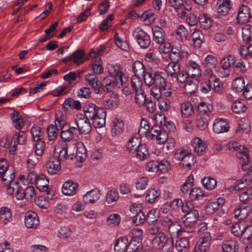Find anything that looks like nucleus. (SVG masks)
Segmentation results:
<instances>
[{
	"instance_id": "42",
	"label": "nucleus",
	"mask_w": 252,
	"mask_h": 252,
	"mask_svg": "<svg viewBox=\"0 0 252 252\" xmlns=\"http://www.w3.org/2000/svg\"><path fill=\"white\" fill-rule=\"evenodd\" d=\"M232 88L237 92H242L245 87V83L243 78L237 77L232 82Z\"/></svg>"
},
{
	"instance_id": "8",
	"label": "nucleus",
	"mask_w": 252,
	"mask_h": 252,
	"mask_svg": "<svg viewBox=\"0 0 252 252\" xmlns=\"http://www.w3.org/2000/svg\"><path fill=\"white\" fill-rule=\"evenodd\" d=\"M186 71L190 78L197 80L201 76V69L199 65L195 62L189 61L186 67Z\"/></svg>"
},
{
	"instance_id": "62",
	"label": "nucleus",
	"mask_w": 252,
	"mask_h": 252,
	"mask_svg": "<svg viewBox=\"0 0 252 252\" xmlns=\"http://www.w3.org/2000/svg\"><path fill=\"white\" fill-rule=\"evenodd\" d=\"M242 225L241 222L236 223L233 224L231 227V231L235 236L241 237L242 232Z\"/></svg>"
},
{
	"instance_id": "13",
	"label": "nucleus",
	"mask_w": 252,
	"mask_h": 252,
	"mask_svg": "<svg viewBox=\"0 0 252 252\" xmlns=\"http://www.w3.org/2000/svg\"><path fill=\"white\" fill-rule=\"evenodd\" d=\"M107 68L108 71L110 75L109 76L117 78V79L120 82V85H123L124 82L123 78V73L121 70L120 65L118 64H109Z\"/></svg>"
},
{
	"instance_id": "44",
	"label": "nucleus",
	"mask_w": 252,
	"mask_h": 252,
	"mask_svg": "<svg viewBox=\"0 0 252 252\" xmlns=\"http://www.w3.org/2000/svg\"><path fill=\"white\" fill-rule=\"evenodd\" d=\"M201 183L205 189L210 190L214 189L217 185L216 180L210 177H204L202 179Z\"/></svg>"
},
{
	"instance_id": "5",
	"label": "nucleus",
	"mask_w": 252,
	"mask_h": 252,
	"mask_svg": "<svg viewBox=\"0 0 252 252\" xmlns=\"http://www.w3.org/2000/svg\"><path fill=\"white\" fill-rule=\"evenodd\" d=\"M99 86L100 94H101L102 92H111L116 87H120L121 85L117 78L107 76L103 79L101 82H99Z\"/></svg>"
},
{
	"instance_id": "35",
	"label": "nucleus",
	"mask_w": 252,
	"mask_h": 252,
	"mask_svg": "<svg viewBox=\"0 0 252 252\" xmlns=\"http://www.w3.org/2000/svg\"><path fill=\"white\" fill-rule=\"evenodd\" d=\"M63 107L64 110H67L68 108L80 110L81 108V104L78 100H74L72 98H68L64 101Z\"/></svg>"
},
{
	"instance_id": "21",
	"label": "nucleus",
	"mask_w": 252,
	"mask_h": 252,
	"mask_svg": "<svg viewBox=\"0 0 252 252\" xmlns=\"http://www.w3.org/2000/svg\"><path fill=\"white\" fill-rule=\"evenodd\" d=\"M128 239L124 236L118 239L115 242L114 250L115 252H126L127 250Z\"/></svg>"
},
{
	"instance_id": "36",
	"label": "nucleus",
	"mask_w": 252,
	"mask_h": 252,
	"mask_svg": "<svg viewBox=\"0 0 252 252\" xmlns=\"http://www.w3.org/2000/svg\"><path fill=\"white\" fill-rule=\"evenodd\" d=\"M141 241L142 238L140 237L137 239L132 238L129 242H128L126 252H137L141 246Z\"/></svg>"
},
{
	"instance_id": "53",
	"label": "nucleus",
	"mask_w": 252,
	"mask_h": 252,
	"mask_svg": "<svg viewBox=\"0 0 252 252\" xmlns=\"http://www.w3.org/2000/svg\"><path fill=\"white\" fill-rule=\"evenodd\" d=\"M174 78H176L178 81L180 83L184 84L188 81V79L190 78V77L188 75L186 69H185V70H180Z\"/></svg>"
},
{
	"instance_id": "20",
	"label": "nucleus",
	"mask_w": 252,
	"mask_h": 252,
	"mask_svg": "<svg viewBox=\"0 0 252 252\" xmlns=\"http://www.w3.org/2000/svg\"><path fill=\"white\" fill-rule=\"evenodd\" d=\"M7 170L6 168H0V178L1 179V183L4 186H6V189L9 187L11 183L15 182V181L14 180V173L12 172L7 175Z\"/></svg>"
},
{
	"instance_id": "64",
	"label": "nucleus",
	"mask_w": 252,
	"mask_h": 252,
	"mask_svg": "<svg viewBox=\"0 0 252 252\" xmlns=\"http://www.w3.org/2000/svg\"><path fill=\"white\" fill-rule=\"evenodd\" d=\"M166 239L165 234L163 233L159 232L154 238L152 243L154 245L160 247V245L164 243Z\"/></svg>"
},
{
	"instance_id": "61",
	"label": "nucleus",
	"mask_w": 252,
	"mask_h": 252,
	"mask_svg": "<svg viewBox=\"0 0 252 252\" xmlns=\"http://www.w3.org/2000/svg\"><path fill=\"white\" fill-rule=\"evenodd\" d=\"M242 234L241 237L244 239L249 240L252 236V225L245 226L242 225Z\"/></svg>"
},
{
	"instance_id": "16",
	"label": "nucleus",
	"mask_w": 252,
	"mask_h": 252,
	"mask_svg": "<svg viewBox=\"0 0 252 252\" xmlns=\"http://www.w3.org/2000/svg\"><path fill=\"white\" fill-rule=\"evenodd\" d=\"M251 18L250 8L245 5H242L239 10L237 19L239 23H245L249 22Z\"/></svg>"
},
{
	"instance_id": "15",
	"label": "nucleus",
	"mask_w": 252,
	"mask_h": 252,
	"mask_svg": "<svg viewBox=\"0 0 252 252\" xmlns=\"http://www.w3.org/2000/svg\"><path fill=\"white\" fill-rule=\"evenodd\" d=\"M231 8L230 0H218L217 10L220 16L226 15Z\"/></svg>"
},
{
	"instance_id": "27",
	"label": "nucleus",
	"mask_w": 252,
	"mask_h": 252,
	"mask_svg": "<svg viewBox=\"0 0 252 252\" xmlns=\"http://www.w3.org/2000/svg\"><path fill=\"white\" fill-rule=\"evenodd\" d=\"M113 124L111 132L113 136H118L123 132L124 130V123L122 120L115 118L113 121Z\"/></svg>"
},
{
	"instance_id": "57",
	"label": "nucleus",
	"mask_w": 252,
	"mask_h": 252,
	"mask_svg": "<svg viewBox=\"0 0 252 252\" xmlns=\"http://www.w3.org/2000/svg\"><path fill=\"white\" fill-rule=\"evenodd\" d=\"M35 141L36 142L34 146L35 154L37 156H41L42 155L45 150V143L41 140Z\"/></svg>"
},
{
	"instance_id": "60",
	"label": "nucleus",
	"mask_w": 252,
	"mask_h": 252,
	"mask_svg": "<svg viewBox=\"0 0 252 252\" xmlns=\"http://www.w3.org/2000/svg\"><path fill=\"white\" fill-rule=\"evenodd\" d=\"M170 235L179 236L182 231L181 225L178 223H174L168 228Z\"/></svg>"
},
{
	"instance_id": "50",
	"label": "nucleus",
	"mask_w": 252,
	"mask_h": 252,
	"mask_svg": "<svg viewBox=\"0 0 252 252\" xmlns=\"http://www.w3.org/2000/svg\"><path fill=\"white\" fill-rule=\"evenodd\" d=\"M213 110V106L209 103L201 102L198 106V111L200 114H208Z\"/></svg>"
},
{
	"instance_id": "55",
	"label": "nucleus",
	"mask_w": 252,
	"mask_h": 252,
	"mask_svg": "<svg viewBox=\"0 0 252 252\" xmlns=\"http://www.w3.org/2000/svg\"><path fill=\"white\" fill-rule=\"evenodd\" d=\"M184 217L185 220L189 221L191 222L196 223L199 218L198 212L196 209L192 210V211L188 214H186Z\"/></svg>"
},
{
	"instance_id": "46",
	"label": "nucleus",
	"mask_w": 252,
	"mask_h": 252,
	"mask_svg": "<svg viewBox=\"0 0 252 252\" xmlns=\"http://www.w3.org/2000/svg\"><path fill=\"white\" fill-rule=\"evenodd\" d=\"M58 149L59 152H57L58 156H55V157H57V159H58L60 162L68 158H70L71 160L73 159V157H70V156L67 155V149L66 147L59 148Z\"/></svg>"
},
{
	"instance_id": "26",
	"label": "nucleus",
	"mask_w": 252,
	"mask_h": 252,
	"mask_svg": "<svg viewBox=\"0 0 252 252\" xmlns=\"http://www.w3.org/2000/svg\"><path fill=\"white\" fill-rule=\"evenodd\" d=\"M132 69L135 76L141 75L144 80V76L148 71H146L145 67L142 62L139 61H135L132 64Z\"/></svg>"
},
{
	"instance_id": "6",
	"label": "nucleus",
	"mask_w": 252,
	"mask_h": 252,
	"mask_svg": "<svg viewBox=\"0 0 252 252\" xmlns=\"http://www.w3.org/2000/svg\"><path fill=\"white\" fill-rule=\"evenodd\" d=\"M133 36L142 48H147L150 45V36L142 29L136 28L133 32Z\"/></svg>"
},
{
	"instance_id": "58",
	"label": "nucleus",
	"mask_w": 252,
	"mask_h": 252,
	"mask_svg": "<svg viewBox=\"0 0 252 252\" xmlns=\"http://www.w3.org/2000/svg\"><path fill=\"white\" fill-rule=\"evenodd\" d=\"M204 196V193L200 189L194 188L192 189L189 193V197L191 200H198L200 197Z\"/></svg>"
},
{
	"instance_id": "33",
	"label": "nucleus",
	"mask_w": 252,
	"mask_h": 252,
	"mask_svg": "<svg viewBox=\"0 0 252 252\" xmlns=\"http://www.w3.org/2000/svg\"><path fill=\"white\" fill-rule=\"evenodd\" d=\"M12 219V214L10 209L6 207H2L0 209V222L6 224Z\"/></svg>"
},
{
	"instance_id": "1",
	"label": "nucleus",
	"mask_w": 252,
	"mask_h": 252,
	"mask_svg": "<svg viewBox=\"0 0 252 252\" xmlns=\"http://www.w3.org/2000/svg\"><path fill=\"white\" fill-rule=\"evenodd\" d=\"M83 116L93 122L95 127H102L105 125L106 112L103 107H99L95 104L90 103L84 107Z\"/></svg>"
},
{
	"instance_id": "23",
	"label": "nucleus",
	"mask_w": 252,
	"mask_h": 252,
	"mask_svg": "<svg viewBox=\"0 0 252 252\" xmlns=\"http://www.w3.org/2000/svg\"><path fill=\"white\" fill-rule=\"evenodd\" d=\"M85 55V53L81 50H77L71 55L66 57L62 60V62L64 63H66L71 60H73L74 63L79 64L83 63V62H79V61L83 59Z\"/></svg>"
},
{
	"instance_id": "24",
	"label": "nucleus",
	"mask_w": 252,
	"mask_h": 252,
	"mask_svg": "<svg viewBox=\"0 0 252 252\" xmlns=\"http://www.w3.org/2000/svg\"><path fill=\"white\" fill-rule=\"evenodd\" d=\"M10 117L14 127L17 130L21 129L24 124L23 116L18 111H14L11 114Z\"/></svg>"
},
{
	"instance_id": "38",
	"label": "nucleus",
	"mask_w": 252,
	"mask_h": 252,
	"mask_svg": "<svg viewBox=\"0 0 252 252\" xmlns=\"http://www.w3.org/2000/svg\"><path fill=\"white\" fill-rule=\"evenodd\" d=\"M239 245L236 241H228L221 247L223 252H236L238 250Z\"/></svg>"
},
{
	"instance_id": "19",
	"label": "nucleus",
	"mask_w": 252,
	"mask_h": 252,
	"mask_svg": "<svg viewBox=\"0 0 252 252\" xmlns=\"http://www.w3.org/2000/svg\"><path fill=\"white\" fill-rule=\"evenodd\" d=\"M229 125L226 120H216L213 125V130L215 133H220L227 132L229 130Z\"/></svg>"
},
{
	"instance_id": "59",
	"label": "nucleus",
	"mask_w": 252,
	"mask_h": 252,
	"mask_svg": "<svg viewBox=\"0 0 252 252\" xmlns=\"http://www.w3.org/2000/svg\"><path fill=\"white\" fill-rule=\"evenodd\" d=\"M184 88L188 93L191 94L196 92L198 88V86L196 83L189 80L185 83Z\"/></svg>"
},
{
	"instance_id": "9",
	"label": "nucleus",
	"mask_w": 252,
	"mask_h": 252,
	"mask_svg": "<svg viewBox=\"0 0 252 252\" xmlns=\"http://www.w3.org/2000/svg\"><path fill=\"white\" fill-rule=\"evenodd\" d=\"M211 241L210 233L208 232H205L199 239L196 249L197 248L200 252H207L210 249Z\"/></svg>"
},
{
	"instance_id": "49",
	"label": "nucleus",
	"mask_w": 252,
	"mask_h": 252,
	"mask_svg": "<svg viewBox=\"0 0 252 252\" xmlns=\"http://www.w3.org/2000/svg\"><path fill=\"white\" fill-rule=\"evenodd\" d=\"M235 63V57L233 56L229 55L226 58H223L220 62L221 66L224 69L229 70V67L233 65Z\"/></svg>"
},
{
	"instance_id": "28",
	"label": "nucleus",
	"mask_w": 252,
	"mask_h": 252,
	"mask_svg": "<svg viewBox=\"0 0 252 252\" xmlns=\"http://www.w3.org/2000/svg\"><path fill=\"white\" fill-rule=\"evenodd\" d=\"M49 180L44 175H40L36 177L35 184L40 191H47L48 189Z\"/></svg>"
},
{
	"instance_id": "22",
	"label": "nucleus",
	"mask_w": 252,
	"mask_h": 252,
	"mask_svg": "<svg viewBox=\"0 0 252 252\" xmlns=\"http://www.w3.org/2000/svg\"><path fill=\"white\" fill-rule=\"evenodd\" d=\"M190 242L189 238L182 237L176 241L175 245L179 252H187L189 250Z\"/></svg>"
},
{
	"instance_id": "18",
	"label": "nucleus",
	"mask_w": 252,
	"mask_h": 252,
	"mask_svg": "<svg viewBox=\"0 0 252 252\" xmlns=\"http://www.w3.org/2000/svg\"><path fill=\"white\" fill-rule=\"evenodd\" d=\"M100 195L101 193L99 190L93 189L84 195L83 199L86 203H94L99 199Z\"/></svg>"
},
{
	"instance_id": "25",
	"label": "nucleus",
	"mask_w": 252,
	"mask_h": 252,
	"mask_svg": "<svg viewBox=\"0 0 252 252\" xmlns=\"http://www.w3.org/2000/svg\"><path fill=\"white\" fill-rule=\"evenodd\" d=\"M85 80L91 86L96 94H100L99 82L97 77L94 74H89L85 76Z\"/></svg>"
},
{
	"instance_id": "52",
	"label": "nucleus",
	"mask_w": 252,
	"mask_h": 252,
	"mask_svg": "<svg viewBox=\"0 0 252 252\" xmlns=\"http://www.w3.org/2000/svg\"><path fill=\"white\" fill-rule=\"evenodd\" d=\"M135 99L136 103L139 106L144 105L147 100L146 98V95H145L144 91L142 90L135 92Z\"/></svg>"
},
{
	"instance_id": "12",
	"label": "nucleus",
	"mask_w": 252,
	"mask_h": 252,
	"mask_svg": "<svg viewBox=\"0 0 252 252\" xmlns=\"http://www.w3.org/2000/svg\"><path fill=\"white\" fill-rule=\"evenodd\" d=\"M38 217L34 212H28L26 214L25 217V223L28 228H35L39 224Z\"/></svg>"
},
{
	"instance_id": "4",
	"label": "nucleus",
	"mask_w": 252,
	"mask_h": 252,
	"mask_svg": "<svg viewBox=\"0 0 252 252\" xmlns=\"http://www.w3.org/2000/svg\"><path fill=\"white\" fill-rule=\"evenodd\" d=\"M243 40L246 44L248 45L245 48V46L241 45L240 48V52L242 56L244 55L246 58L252 57V27L247 25L242 29Z\"/></svg>"
},
{
	"instance_id": "30",
	"label": "nucleus",
	"mask_w": 252,
	"mask_h": 252,
	"mask_svg": "<svg viewBox=\"0 0 252 252\" xmlns=\"http://www.w3.org/2000/svg\"><path fill=\"white\" fill-rule=\"evenodd\" d=\"M140 140L136 135L133 136L130 139H129L128 142L126 145V150L131 153L134 154L135 151L140 146Z\"/></svg>"
},
{
	"instance_id": "63",
	"label": "nucleus",
	"mask_w": 252,
	"mask_h": 252,
	"mask_svg": "<svg viewBox=\"0 0 252 252\" xmlns=\"http://www.w3.org/2000/svg\"><path fill=\"white\" fill-rule=\"evenodd\" d=\"M159 193L158 191L152 189L149 191L148 194L146 196V199L149 203H152L158 197Z\"/></svg>"
},
{
	"instance_id": "47",
	"label": "nucleus",
	"mask_w": 252,
	"mask_h": 252,
	"mask_svg": "<svg viewBox=\"0 0 252 252\" xmlns=\"http://www.w3.org/2000/svg\"><path fill=\"white\" fill-rule=\"evenodd\" d=\"M195 223L191 222L187 220H184L181 225L182 231L187 233L193 232L195 230Z\"/></svg>"
},
{
	"instance_id": "10",
	"label": "nucleus",
	"mask_w": 252,
	"mask_h": 252,
	"mask_svg": "<svg viewBox=\"0 0 252 252\" xmlns=\"http://www.w3.org/2000/svg\"><path fill=\"white\" fill-rule=\"evenodd\" d=\"M175 158L178 160H182L184 162H186L187 158H191L192 163H194L196 161V157L192 155L191 152L189 149H178L174 154Z\"/></svg>"
},
{
	"instance_id": "3",
	"label": "nucleus",
	"mask_w": 252,
	"mask_h": 252,
	"mask_svg": "<svg viewBox=\"0 0 252 252\" xmlns=\"http://www.w3.org/2000/svg\"><path fill=\"white\" fill-rule=\"evenodd\" d=\"M166 74L162 71H156L153 73L148 71L144 76V83L150 87L155 86L158 89L163 88L167 84Z\"/></svg>"
},
{
	"instance_id": "32",
	"label": "nucleus",
	"mask_w": 252,
	"mask_h": 252,
	"mask_svg": "<svg viewBox=\"0 0 252 252\" xmlns=\"http://www.w3.org/2000/svg\"><path fill=\"white\" fill-rule=\"evenodd\" d=\"M180 70V65L178 62L171 61L166 67L167 74L172 78L176 76Z\"/></svg>"
},
{
	"instance_id": "17",
	"label": "nucleus",
	"mask_w": 252,
	"mask_h": 252,
	"mask_svg": "<svg viewBox=\"0 0 252 252\" xmlns=\"http://www.w3.org/2000/svg\"><path fill=\"white\" fill-rule=\"evenodd\" d=\"M78 187L77 183L70 180L64 183L62 186V192L66 195H73L76 192V189Z\"/></svg>"
},
{
	"instance_id": "40",
	"label": "nucleus",
	"mask_w": 252,
	"mask_h": 252,
	"mask_svg": "<svg viewBox=\"0 0 252 252\" xmlns=\"http://www.w3.org/2000/svg\"><path fill=\"white\" fill-rule=\"evenodd\" d=\"M198 20L201 28L204 30L209 29L212 25V21L206 14H200L198 17Z\"/></svg>"
},
{
	"instance_id": "31",
	"label": "nucleus",
	"mask_w": 252,
	"mask_h": 252,
	"mask_svg": "<svg viewBox=\"0 0 252 252\" xmlns=\"http://www.w3.org/2000/svg\"><path fill=\"white\" fill-rule=\"evenodd\" d=\"M159 213L155 209L151 210L147 216H146V221L149 225L160 224L158 219Z\"/></svg>"
},
{
	"instance_id": "29",
	"label": "nucleus",
	"mask_w": 252,
	"mask_h": 252,
	"mask_svg": "<svg viewBox=\"0 0 252 252\" xmlns=\"http://www.w3.org/2000/svg\"><path fill=\"white\" fill-rule=\"evenodd\" d=\"M154 41L159 44L164 40L165 33L163 30L159 26H154L152 29Z\"/></svg>"
},
{
	"instance_id": "11",
	"label": "nucleus",
	"mask_w": 252,
	"mask_h": 252,
	"mask_svg": "<svg viewBox=\"0 0 252 252\" xmlns=\"http://www.w3.org/2000/svg\"><path fill=\"white\" fill-rule=\"evenodd\" d=\"M48 173L51 175H55L60 171L61 162L57 159V157H51L46 163Z\"/></svg>"
},
{
	"instance_id": "41",
	"label": "nucleus",
	"mask_w": 252,
	"mask_h": 252,
	"mask_svg": "<svg viewBox=\"0 0 252 252\" xmlns=\"http://www.w3.org/2000/svg\"><path fill=\"white\" fill-rule=\"evenodd\" d=\"M193 145L195 147L194 152L197 153L198 155H201L202 153L205 151L206 148V143H204L202 140L199 137H196L194 139Z\"/></svg>"
},
{
	"instance_id": "14",
	"label": "nucleus",
	"mask_w": 252,
	"mask_h": 252,
	"mask_svg": "<svg viewBox=\"0 0 252 252\" xmlns=\"http://www.w3.org/2000/svg\"><path fill=\"white\" fill-rule=\"evenodd\" d=\"M130 211L134 213L136 212V214L132 218V223L136 225H138L143 223L146 220V215L144 212L141 211L137 206L130 208Z\"/></svg>"
},
{
	"instance_id": "51",
	"label": "nucleus",
	"mask_w": 252,
	"mask_h": 252,
	"mask_svg": "<svg viewBox=\"0 0 252 252\" xmlns=\"http://www.w3.org/2000/svg\"><path fill=\"white\" fill-rule=\"evenodd\" d=\"M131 85L135 92L142 90V82L140 77L133 76L131 80Z\"/></svg>"
},
{
	"instance_id": "45",
	"label": "nucleus",
	"mask_w": 252,
	"mask_h": 252,
	"mask_svg": "<svg viewBox=\"0 0 252 252\" xmlns=\"http://www.w3.org/2000/svg\"><path fill=\"white\" fill-rule=\"evenodd\" d=\"M174 249V240L172 237L167 238L162 246V252H173Z\"/></svg>"
},
{
	"instance_id": "48",
	"label": "nucleus",
	"mask_w": 252,
	"mask_h": 252,
	"mask_svg": "<svg viewBox=\"0 0 252 252\" xmlns=\"http://www.w3.org/2000/svg\"><path fill=\"white\" fill-rule=\"evenodd\" d=\"M188 35V31L183 26L180 25L177 28L176 34L177 39L183 41L184 39H187Z\"/></svg>"
},
{
	"instance_id": "2",
	"label": "nucleus",
	"mask_w": 252,
	"mask_h": 252,
	"mask_svg": "<svg viewBox=\"0 0 252 252\" xmlns=\"http://www.w3.org/2000/svg\"><path fill=\"white\" fill-rule=\"evenodd\" d=\"M6 191L9 195L15 196L18 200L24 198L30 200L35 196V190L33 187L28 186L24 189L18 181L11 183L6 189Z\"/></svg>"
},
{
	"instance_id": "34",
	"label": "nucleus",
	"mask_w": 252,
	"mask_h": 252,
	"mask_svg": "<svg viewBox=\"0 0 252 252\" xmlns=\"http://www.w3.org/2000/svg\"><path fill=\"white\" fill-rule=\"evenodd\" d=\"M136 157L140 160H144L149 156V152L145 144H142L135 151Z\"/></svg>"
},
{
	"instance_id": "7",
	"label": "nucleus",
	"mask_w": 252,
	"mask_h": 252,
	"mask_svg": "<svg viewBox=\"0 0 252 252\" xmlns=\"http://www.w3.org/2000/svg\"><path fill=\"white\" fill-rule=\"evenodd\" d=\"M76 124L79 133L87 134L91 131L92 126L89 120L85 118L83 114L77 115Z\"/></svg>"
},
{
	"instance_id": "37",
	"label": "nucleus",
	"mask_w": 252,
	"mask_h": 252,
	"mask_svg": "<svg viewBox=\"0 0 252 252\" xmlns=\"http://www.w3.org/2000/svg\"><path fill=\"white\" fill-rule=\"evenodd\" d=\"M181 112L182 116L185 118L191 116L194 114L192 104L189 102L182 103L181 106Z\"/></svg>"
},
{
	"instance_id": "54",
	"label": "nucleus",
	"mask_w": 252,
	"mask_h": 252,
	"mask_svg": "<svg viewBox=\"0 0 252 252\" xmlns=\"http://www.w3.org/2000/svg\"><path fill=\"white\" fill-rule=\"evenodd\" d=\"M217 63V60L212 55H208L204 62V64L208 68H214Z\"/></svg>"
},
{
	"instance_id": "43",
	"label": "nucleus",
	"mask_w": 252,
	"mask_h": 252,
	"mask_svg": "<svg viewBox=\"0 0 252 252\" xmlns=\"http://www.w3.org/2000/svg\"><path fill=\"white\" fill-rule=\"evenodd\" d=\"M245 101L238 100L235 101L232 105V111L237 114L244 112L247 110V107L245 104Z\"/></svg>"
},
{
	"instance_id": "39",
	"label": "nucleus",
	"mask_w": 252,
	"mask_h": 252,
	"mask_svg": "<svg viewBox=\"0 0 252 252\" xmlns=\"http://www.w3.org/2000/svg\"><path fill=\"white\" fill-rule=\"evenodd\" d=\"M236 156L238 158L242 160L243 168L250 162V158L249 155V150L247 148H244L243 150H240L236 153Z\"/></svg>"
},
{
	"instance_id": "56",
	"label": "nucleus",
	"mask_w": 252,
	"mask_h": 252,
	"mask_svg": "<svg viewBox=\"0 0 252 252\" xmlns=\"http://www.w3.org/2000/svg\"><path fill=\"white\" fill-rule=\"evenodd\" d=\"M57 127L53 124H51L47 129V132L49 140H54L57 137Z\"/></svg>"
}]
</instances>
